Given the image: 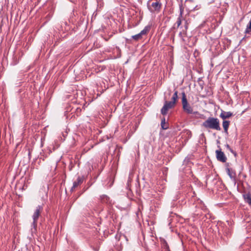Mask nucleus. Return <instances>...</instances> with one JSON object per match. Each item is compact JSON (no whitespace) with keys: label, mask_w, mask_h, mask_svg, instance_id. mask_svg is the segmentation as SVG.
<instances>
[{"label":"nucleus","mask_w":251,"mask_h":251,"mask_svg":"<svg viewBox=\"0 0 251 251\" xmlns=\"http://www.w3.org/2000/svg\"><path fill=\"white\" fill-rule=\"evenodd\" d=\"M202 126L207 129H213L217 131L221 130L220 121L217 118L210 117L203 122Z\"/></svg>","instance_id":"obj_1"},{"label":"nucleus","mask_w":251,"mask_h":251,"mask_svg":"<svg viewBox=\"0 0 251 251\" xmlns=\"http://www.w3.org/2000/svg\"><path fill=\"white\" fill-rule=\"evenodd\" d=\"M177 93V91L175 92L171 98V101L165 100L164 105L161 109V113L162 115L164 116L166 115L169 109L175 107L178 99Z\"/></svg>","instance_id":"obj_2"},{"label":"nucleus","mask_w":251,"mask_h":251,"mask_svg":"<svg viewBox=\"0 0 251 251\" xmlns=\"http://www.w3.org/2000/svg\"><path fill=\"white\" fill-rule=\"evenodd\" d=\"M163 0H149L147 5L148 10L152 13H159L162 8Z\"/></svg>","instance_id":"obj_3"},{"label":"nucleus","mask_w":251,"mask_h":251,"mask_svg":"<svg viewBox=\"0 0 251 251\" xmlns=\"http://www.w3.org/2000/svg\"><path fill=\"white\" fill-rule=\"evenodd\" d=\"M182 95V108L184 112L188 114H193V108L191 105L188 103L186 96L183 92Z\"/></svg>","instance_id":"obj_4"},{"label":"nucleus","mask_w":251,"mask_h":251,"mask_svg":"<svg viewBox=\"0 0 251 251\" xmlns=\"http://www.w3.org/2000/svg\"><path fill=\"white\" fill-rule=\"evenodd\" d=\"M43 207L42 205H38L36 207L35 211L32 215V218L33 220L32 224L34 227L37 226L38 220L41 212L43 211Z\"/></svg>","instance_id":"obj_5"},{"label":"nucleus","mask_w":251,"mask_h":251,"mask_svg":"<svg viewBox=\"0 0 251 251\" xmlns=\"http://www.w3.org/2000/svg\"><path fill=\"white\" fill-rule=\"evenodd\" d=\"M215 153L216 158L218 161L222 162L223 163H225L226 162L227 158L224 152L222 151L221 149L220 148V150L216 151Z\"/></svg>","instance_id":"obj_6"},{"label":"nucleus","mask_w":251,"mask_h":251,"mask_svg":"<svg viewBox=\"0 0 251 251\" xmlns=\"http://www.w3.org/2000/svg\"><path fill=\"white\" fill-rule=\"evenodd\" d=\"M84 179V176H78L76 180L73 183V185L71 189V191L73 192L75 190V188L78 186L80 185L83 182Z\"/></svg>","instance_id":"obj_7"},{"label":"nucleus","mask_w":251,"mask_h":251,"mask_svg":"<svg viewBox=\"0 0 251 251\" xmlns=\"http://www.w3.org/2000/svg\"><path fill=\"white\" fill-rule=\"evenodd\" d=\"M184 10V8L183 7L182 5H179V11L180 13L177 19V21L175 24V25H176V27L178 28V27L181 25V20L182 18V14Z\"/></svg>","instance_id":"obj_8"},{"label":"nucleus","mask_w":251,"mask_h":251,"mask_svg":"<svg viewBox=\"0 0 251 251\" xmlns=\"http://www.w3.org/2000/svg\"><path fill=\"white\" fill-rule=\"evenodd\" d=\"M226 170L228 175L230 177V178L233 179L234 181H235L236 176L235 171L228 168H226Z\"/></svg>","instance_id":"obj_9"},{"label":"nucleus","mask_w":251,"mask_h":251,"mask_svg":"<svg viewBox=\"0 0 251 251\" xmlns=\"http://www.w3.org/2000/svg\"><path fill=\"white\" fill-rule=\"evenodd\" d=\"M233 116V113L231 112H226L224 111H222L221 113L220 114V117L223 119L225 120L226 119L229 118Z\"/></svg>","instance_id":"obj_10"},{"label":"nucleus","mask_w":251,"mask_h":251,"mask_svg":"<svg viewBox=\"0 0 251 251\" xmlns=\"http://www.w3.org/2000/svg\"><path fill=\"white\" fill-rule=\"evenodd\" d=\"M151 25H147L144 27V28L140 32L142 37L143 36L147 35L149 33L151 29Z\"/></svg>","instance_id":"obj_11"},{"label":"nucleus","mask_w":251,"mask_h":251,"mask_svg":"<svg viewBox=\"0 0 251 251\" xmlns=\"http://www.w3.org/2000/svg\"><path fill=\"white\" fill-rule=\"evenodd\" d=\"M222 125L225 133L228 134V129L230 125V122L229 121L224 120Z\"/></svg>","instance_id":"obj_12"},{"label":"nucleus","mask_w":251,"mask_h":251,"mask_svg":"<svg viewBox=\"0 0 251 251\" xmlns=\"http://www.w3.org/2000/svg\"><path fill=\"white\" fill-rule=\"evenodd\" d=\"M243 197L245 201L251 206V195L250 193L244 195Z\"/></svg>","instance_id":"obj_13"},{"label":"nucleus","mask_w":251,"mask_h":251,"mask_svg":"<svg viewBox=\"0 0 251 251\" xmlns=\"http://www.w3.org/2000/svg\"><path fill=\"white\" fill-rule=\"evenodd\" d=\"M245 33L251 34V19H250L249 24L247 25V27L245 31Z\"/></svg>","instance_id":"obj_14"},{"label":"nucleus","mask_w":251,"mask_h":251,"mask_svg":"<svg viewBox=\"0 0 251 251\" xmlns=\"http://www.w3.org/2000/svg\"><path fill=\"white\" fill-rule=\"evenodd\" d=\"M132 39H133L135 41H138L140 40H141L143 38L142 36L141 35V34L139 33L137 34H136L135 35H133L131 37Z\"/></svg>","instance_id":"obj_15"},{"label":"nucleus","mask_w":251,"mask_h":251,"mask_svg":"<svg viewBox=\"0 0 251 251\" xmlns=\"http://www.w3.org/2000/svg\"><path fill=\"white\" fill-rule=\"evenodd\" d=\"M101 200L103 202L108 203L109 201L110 198L106 195H102L101 196Z\"/></svg>","instance_id":"obj_16"},{"label":"nucleus","mask_w":251,"mask_h":251,"mask_svg":"<svg viewBox=\"0 0 251 251\" xmlns=\"http://www.w3.org/2000/svg\"><path fill=\"white\" fill-rule=\"evenodd\" d=\"M161 126L162 128L163 129H167L168 128V125L165 123V119L164 118L161 121Z\"/></svg>","instance_id":"obj_17"},{"label":"nucleus","mask_w":251,"mask_h":251,"mask_svg":"<svg viewBox=\"0 0 251 251\" xmlns=\"http://www.w3.org/2000/svg\"><path fill=\"white\" fill-rule=\"evenodd\" d=\"M186 34V31L183 30L182 31H180L179 33V35L180 37H183Z\"/></svg>","instance_id":"obj_18"},{"label":"nucleus","mask_w":251,"mask_h":251,"mask_svg":"<svg viewBox=\"0 0 251 251\" xmlns=\"http://www.w3.org/2000/svg\"><path fill=\"white\" fill-rule=\"evenodd\" d=\"M232 153H233L235 156H236L237 154L231 148L228 150Z\"/></svg>","instance_id":"obj_19"},{"label":"nucleus","mask_w":251,"mask_h":251,"mask_svg":"<svg viewBox=\"0 0 251 251\" xmlns=\"http://www.w3.org/2000/svg\"><path fill=\"white\" fill-rule=\"evenodd\" d=\"M187 28H188V24L186 23V24L185 25V29L184 30L186 31Z\"/></svg>","instance_id":"obj_20"},{"label":"nucleus","mask_w":251,"mask_h":251,"mask_svg":"<svg viewBox=\"0 0 251 251\" xmlns=\"http://www.w3.org/2000/svg\"><path fill=\"white\" fill-rule=\"evenodd\" d=\"M226 148L228 150H229V149L230 148V147L229 145H228V144H226Z\"/></svg>","instance_id":"obj_21"},{"label":"nucleus","mask_w":251,"mask_h":251,"mask_svg":"<svg viewBox=\"0 0 251 251\" xmlns=\"http://www.w3.org/2000/svg\"><path fill=\"white\" fill-rule=\"evenodd\" d=\"M1 32V29L0 28V33Z\"/></svg>","instance_id":"obj_22"}]
</instances>
